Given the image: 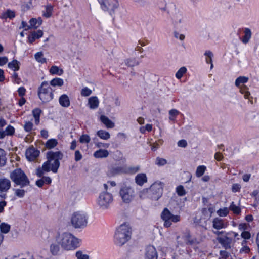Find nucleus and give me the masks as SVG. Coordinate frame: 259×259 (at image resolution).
I'll return each instance as SVG.
<instances>
[{
    "label": "nucleus",
    "instance_id": "32",
    "mask_svg": "<svg viewBox=\"0 0 259 259\" xmlns=\"http://www.w3.org/2000/svg\"><path fill=\"white\" fill-rule=\"evenodd\" d=\"M204 55L205 56V61L207 64H210V69H212L213 67V65L212 63V57L213 56V54L212 52L209 50L206 51Z\"/></svg>",
    "mask_w": 259,
    "mask_h": 259
},
{
    "label": "nucleus",
    "instance_id": "7",
    "mask_svg": "<svg viewBox=\"0 0 259 259\" xmlns=\"http://www.w3.org/2000/svg\"><path fill=\"white\" fill-rule=\"evenodd\" d=\"M119 194L122 202L125 203L131 202L135 197V192L134 189L126 185L121 187Z\"/></svg>",
    "mask_w": 259,
    "mask_h": 259
},
{
    "label": "nucleus",
    "instance_id": "14",
    "mask_svg": "<svg viewBox=\"0 0 259 259\" xmlns=\"http://www.w3.org/2000/svg\"><path fill=\"white\" fill-rule=\"evenodd\" d=\"M39 151L33 147L27 149L25 152L27 159L30 161H34L39 155Z\"/></svg>",
    "mask_w": 259,
    "mask_h": 259
},
{
    "label": "nucleus",
    "instance_id": "28",
    "mask_svg": "<svg viewBox=\"0 0 259 259\" xmlns=\"http://www.w3.org/2000/svg\"><path fill=\"white\" fill-rule=\"evenodd\" d=\"M53 7L51 4H47L44 6L42 11V16L46 18H49L52 15Z\"/></svg>",
    "mask_w": 259,
    "mask_h": 259
},
{
    "label": "nucleus",
    "instance_id": "56",
    "mask_svg": "<svg viewBox=\"0 0 259 259\" xmlns=\"http://www.w3.org/2000/svg\"><path fill=\"white\" fill-rule=\"evenodd\" d=\"M29 23L30 29H36L39 27L37 23L36 18H33L31 19L29 21Z\"/></svg>",
    "mask_w": 259,
    "mask_h": 259
},
{
    "label": "nucleus",
    "instance_id": "35",
    "mask_svg": "<svg viewBox=\"0 0 259 259\" xmlns=\"http://www.w3.org/2000/svg\"><path fill=\"white\" fill-rule=\"evenodd\" d=\"M177 239L178 243L180 244L181 245H182V243H180L181 239L184 240L185 243L187 244H191L193 243V241L192 239H191L190 235L189 233L184 236L182 238L178 237Z\"/></svg>",
    "mask_w": 259,
    "mask_h": 259
},
{
    "label": "nucleus",
    "instance_id": "15",
    "mask_svg": "<svg viewBox=\"0 0 259 259\" xmlns=\"http://www.w3.org/2000/svg\"><path fill=\"white\" fill-rule=\"evenodd\" d=\"M99 99L97 96H91L88 99L87 106L91 110H96L99 106Z\"/></svg>",
    "mask_w": 259,
    "mask_h": 259
},
{
    "label": "nucleus",
    "instance_id": "62",
    "mask_svg": "<svg viewBox=\"0 0 259 259\" xmlns=\"http://www.w3.org/2000/svg\"><path fill=\"white\" fill-rule=\"evenodd\" d=\"M174 36L175 38L179 39L182 41H183L185 39V35L183 34H180L177 31L174 32Z\"/></svg>",
    "mask_w": 259,
    "mask_h": 259
},
{
    "label": "nucleus",
    "instance_id": "50",
    "mask_svg": "<svg viewBox=\"0 0 259 259\" xmlns=\"http://www.w3.org/2000/svg\"><path fill=\"white\" fill-rule=\"evenodd\" d=\"M218 215L220 217H225L229 213V209L227 207L219 209L217 212Z\"/></svg>",
    "mask_w": 259,
    "mask_h": 259
},
{
    "label": "nucleus",
    "instance_id": "59",
    "mask_svg": "<svg viewBox=\"0 0 259 259\" xmlns=\"http://www.w3.org/2000/svg\"><path fill=\"white\" fill-rule=\"evenodd\" d=\"M148 193H150L149 189H144L140 192L139 196L141 198H144L146 197Z\"/></svg>",
    "mask_w": 259,
    "mask_h": 259
},
{
    "label": "nucleus",
    "instance_id": "16",
    "mask_svg": "<svg viewBox=\"0 0 259 259\" xmlns=\"http://www.w3.org/2000/svg\"><path fill=\"white\" fill-rule=\"evenodd\" d=\"M146 259H157V253L153 246H149L146 248Z\"/></svg>",
    "mask_w": 259,
    "mask_h": 259
},
{
    "label": "nucleus",
    "instance_id": "33",
    "mask_svg": "<svg viewBox=\"0 0 259 259\" xmlns=\"http://www.w3.org/2000/svg\"><path fill=\"white\" fill-rule=\"evenodd\" d=\"M50 84L52 87H61L64 84V80L61 78L56 77L50 81Z\"/></svg>",
    "mask_w": 259,
    "mask_h": 259
},
{
    "label": "nucleus",
    "instance_id": "60",
    "mask_svg": "<svg viewBox=\"0 0 259 259\" xmlns=\"http://www.w3.org/2000/svg\"><path fill=\"white\" fill-rule=\"evenodd\" d=\"M8 62V58L6 56H0V66H3Z\"/></svg>",
    "mask_w": 259,
    "mask_h": 259
},
{
    "label": "nucleus",
    "instance_id": "9",
    "mask_svg": "<svg viewBox=\"0 0 259 259\" xmlns=\"http://www.w3.org/2000/svg\"><path fill=\"white\" fill-rule=\"evenodd\" d=\"M71 223L75 228L85 227L87 224V217L83 212H76L73 213L71 218Z\"/></svg>",
    "mask_w": 259,
    "mask_h": 259
},
{
    "label": "nucleus",
    "instance_id": "61",
    "mask_svg": "<svg viewBox=\"0 0 259 259\" xmlns=\"http://www.w3.org/2000/svg\"><path fill=\"white\" fill-rule=\"evenodd\" d=\"M241 189V186L239 184H234L232 187V190L233 192H236L240 191Z\"/></svg>",
    "mask_w": 259,
    "mask_h": 259
},
{
    "label": "nucleus",
    "instance_id": "17",
    "mask_svg": "<svg viewBox=\"0 0 259 259\" xmlns=\"http://www.w3.org/2000/svg\"><path fill=\"white\" fill-rule=\"evenodd\" d=\"M213 227L217 230L225 228L227 226V224L219 218H214L212 221Z\"/></svg>",
    "mask_w": 259,
    "mask_h": 259
},
{
    "label": "nucleus",
    "instance_id": "58",
    "mask_svg": "<svg viewBox=\"0 0 259 259\" xmlns=\"http://www.w3.org/2000/svg\"><path fill=\"white\" fill-rule=\"evenodd\" d=\"M13 81L17 84H19L20 78L19 77L18 74L16 72H14L12 75Z\"/></svg>",
    "mask_w": 259,
    "mask_h": 259
},
{
    "label": "nucleus",
    "instance_id": "38",
    "mask_svg": "<svg viewBox=\"0 0 259 259\" xmlns=\"http://www.w3.org/2000/svg\"><path fill=\"white\" fill-rule=\"evenodd\" d=\"M92 90L87 87H83L80 90V95L82 97H89L92 94Z\"/></svg>",
    "mask_w": 259,
    "mask_h": 259
},
{
    "label": "nucleus",
    "instance_id": "63",
    "mask_svg": "<svg viewBox=\"0 0 259 259\" xmlns=\"http://www.w3.org/2000/svg\"><path fill=\"white\" fill-rule=\"evenodd\" d=\"M82 158V156L80 151L79 150H76L75 152V160L76 161H78L80 160Z\"/></svg>",
    "mask_w": 259,
    "mask_h": 259
},
{
    "label": "nucleus",
    "instance_id": "49",
    "mask_svg": "<svg viewBox=\"0 0 259 259\" xmlns=\"http://www.w3.org/2000/svg\"><path fill=\"white\" fill-rule=\"evenodd\" d=\"M229 209L236 214H238L241 211L240 208L238 206L236 205L234 202H232Z\"/></svg>",
    "mask_w": 259,
    "mask_h": 259
},
{
    "label": "nucleus",
    "instance_id": "20",
    "mask_svg": "<svg viewBox=\"0 0 259 259\" xmlns=\"http://www.w3.org/2000/svg\"><path fill=\"white\" fill-rule=\"evenodd\" d=\"M11 187L10 181L6 178L0 179V191L7 192Z\"/></svg>",
    "mask_w": 259,
    "mask_h": 259
},
{
    "label": "nucleus",
    "instance_id": "40",
    "mask_svg": "<svg viewBox=\"0 0 259 259\" xmlns=\"http://www.w3.org/2000/svg\"><path fill=\"white\" fill-rule=\"evenodd\" d=\"M206 170V167L204 165L198 166L196 170V176L197 177H201Z\"/></svg>",
    "mask_w": 259,
    "mask_h": 259
},
{
    "label": "nucleus",
    "instance_id": "2",
    "mask_svg": "<svg viewBox=\"0 0 259 259\" xmlns=\"http://www.w3.org/2000/svg\"><path fill=\"white\" fill-rule=\"evenodd\" d=\"M56 241L65 251H74L78 248L81 240L68 232L59 233L56 237Z\"/></svg>",
    "mask_w": 259,
    "mask_h": 259
},
{
    "label": "nucleus",
    "instance_id": "36",
    "mask_svg": "<svg viewBox=\"0 0 259 259\" xmlns=\"http://www.w3.org/2000/svg\"><path fill=\"white\" fill-rule=\"evenodd\" d=\"M126 65L129 67H133L139 64V60L135 58H130L126 59L124 61Z\"/></svg>",
    "mask_w": 259,
    "mask_h": 259
},
{
    "label": "nucleus",
    "instance_id": "8",
    "mask_svg": "<svg viewBox=\"0 0 259 259\" xmlns=\"http://www.w3.org/2000/svg\"><path fill=\"white\" fill-rule=\"evenodd\" d=\"M164 222L163 225L166 228L170 227L172 223H177L180 221L179 215H174L166 208H164L161 214Z\"/></svg>",
    "mask_w": 259,
    "mask_h": 259
},
{
    "label": "nucleus",
    "instance_id": "23",
    "mask_svg": "<svg viewBox=\"0 0 259 259\" xmlns=\"http://www.w3.org/2000/svg\"><path fill=\"white\" fill-rule=\"evenodd\" d=\"M43 35V32L41 30L37 31L32 32L30 35L28 36V42L30 44L33 43L36 39H39Z\"/></svg>",
    "mask_w": 259,
    "mask_h": 259
},
{
    "label": "nucleus",
    "instance_id": "3",
    "mask_svg": "<svg viewBox=\"0 0 259 259\" xmlns=\"http://www.w3.org/2000/svg\"><path fill=\"white\" fill-rule=\"evenodd\" d=\"M131 229L126 224H122L117 228L115 235V243L118 245L125 244L131 238Z\"/></svg>",
    "mask_w": 259,
    "mask_h": 259
},
{
    "label": "nucleus",
    "instance_id": "37",
    "mask_svg": "<svg viewBox=\"0 0 259 259\" xmlns=\"http://www.w3.org/2000/svg\"><path fill=\"white\" fill-rule=\"evenodd\" d=\"M10 228L11 226L8 223L3 222L0 224V231L3 233H8L10 231Z\"/></svg>",
    "mask_w": 259,
    "mask_h": 259
},
{
    "label": "nucleus",
    "instance_id": "47",
    "mask_svg": "<svg viewBox=\"0 0 259 259\" xmlns=\"http://www.w3.org/2000/svg\"><path fill=\"white\" fill-rule=\"evenodd\" d=\"M179 111L176 109H171L169 111V119L171 121H174L176 116L179 114Z\"/></svg>",
    "mask_w": 259,
    "mask_h": 259
},
{
    "label": "nucleus",
    "instance_id": "4",
    "mask_svg": "<svg viewBox=\"0 0 259 259\" xmlns=\"http://www.w3.org/2000/svg\"><path fill=\"white\" fill-rule=\"evenodd\" d=\"M113 202V196L107 191H103L99 193L96 200V204L102 210L108 209Z\"/></svg>",
    "mask_w": 259,
    "mask_h": 259
},
{
    "label": "nucleus",
    "instance_id": "6",
    "mask_svg": "<svg viewBox=\"0 0 259 259\" xmlns=\"http://www.w3.org/2000/svg\"><path fill=\"white\" fill-rule=\"evenodd\" d=\"M38 96L42 102L45 103L48 102L53 99V94L47 81L42 82L41 86L39 88Z\"/></svg>",
    "mask_w": 259,
    "mask_h": 259
},
{
    "label": "nucleus",
    "instance_id": "42",
    "mask_svg": "<svg viewBox=\"0 0 259 259\" xmlns=\"http://www.w3.org/2000/svg\"><path fill=\"white\" fill-rule=\"evenodd\" d=\"M248 79L245 76H240L238 77L235 82V84L237 87H240L241 84H243L247 82Z\"/></svg>",
    "mask_w": 259,
    "mask_h": 259
},
{
    "label": "nucleus",
    "instance_id": "52",
    "mask_svg": "<svg viewBox=\"0 0 259 259\" xmlns=\"http://www.w3.org/2000/svg\"><path fill=\"white\" fill-rule=\"evenodd\" d=\"M15 195L19 198H22L24 196L25 191L23 189H14Z\"/></svg>",
    "mask_w": 259,
    "mask_h": 259
},
{
    "label": "nucleus",
    "instance_id": "46",
    "mask_svg": "<svg viewBox=\"0 0 259 259\" xmlns=\"http://www.w3.org/2000/svg\"><path fill=\"white\" fill-rule=\"evenodd\" d=\"M79 142L82 144H88L91 141V138L88 134H82L79 138Z\"/></svg>",
    "mask_w": 259,
    "mask_h": 259
},
{
    "label": "nucleus",
    "instance_id": "64",
    "mask_svg": "<svg viewBox=\"0 0 259 259\" xmlns=\"http://www.w3.org/2000/svg\"><path fill=\"white\" fill-rule=\"evenodd\" d=\"M178 146L180 147H186L187 145V141L185 140H181L178 142Z\"/></svg>",
    "mask_w": 259,
    "mask_h": 259
},
{
    "label": "nucleus",
    "instance_id": "10",
    "mask_svg": "<svg viewBox=\"0 0 259 259\" xmlns=\"http://www.w3.org/2000/svg\"><path fill=\"white\" fill-rule=\"evenodd\" d=\"M101 8L105 11H108L111 15L114 14L115 11L119 6L118 0H98Z\"/></svg>",
    "mask_w": 259,
    "mask_h": 259
},
{
    "label": "nucleus",
    "instance_id": "18",
    "mask_svg": "<svg viewBox=\"0 0 259 259\" xmlns=\"http://www.w3.org/2000/svg\"><path fill=\"white\" fill-rule=\"evenodd\" d=\"M109 155V152L106 149H99L93 153L94 157L97 159L107 158Z\"/></svg>",
    "mask_w": 259,
    "mask_h": 259
},
{
    "label": "nucleus",
    "instance_id": "1",
    "mask_svg": "<svg viewBox=\"0 0 259 259\" xmlns=\"http://www.w3.org/2000/svg\"><path fill=\"white\" fill-rule=\"evenodd\" d=\"M63 155L60 151H49L47 153V160L45 162L41 168L36 170V175L41 177L44 172L52 171L56 173L60 166V160L63 158Z\"/></svg>",
    "mask_w": 259,
    "mask_h": 259
},
{
    "label": "nucleus",
    "instance_id": "39",
    "mask_svg": "<svg viewBox=\"0 0 259 259\" xmlns=\"http://www.w3.org/2000/svg\"><path fill=\"white\" fill-rule=\"evenodd\" d=\"M75 257L76 259H90L89 255L81 250H78L75 252Z\"/></svg>",
    "mask_w": 259,
    "mask_h": 259
},
{
    "label": "nucleus",
    "instance_id": "34",
    "mask_svg": "<svg viewBox=\"0 0 259 259\" xmlns=\"http://www.w3.org/2000/svg\"><path fill=\"white\" fill-rule=\"evenodd\" d=\"M34 58L38 63L44 64L47 62V59L44 57V54L41 51L36 53L34 54Z\"/></svg>",
    "mask_w": 259,
    "mask_h": 259
},
{
    "label": "nucleus",
    "instance_id": "24",
    "mask_svg": "<svg viewBox=\"0 0 259 259\" xmlns=\"http://www.w3.org/2000/svg\"><path fill=\"white\" fill-rule=\"evenodd\" d=\"M135 182L139 186H142L147 181L146 175L144 173H140L135 177Z\"/></svg>",
    "mask_w": 259,
    "mask_h": 259
},
{
    "label": "nucleus",
    "instance_id": "19",
    "mask_svg": "<svg viewBox=\"0 0 259 259\" xmlns=\"http://www.w3.org/2000/svg\"><path fill=\"white\" fill-rule=\"evenodd\" d=\"M15 128L11 125H8L5 130H0V139H3L5 136H12L15 133Z\"/></svg>",
    "mask_w": 259,
    "mask_h": 259
},
{
    "label": "nucleus",
    "instance_id": "5",
    "mask_svg": "<svg viewBox=\"0 0 259 259\" xmlns=\"http://www.w3.org/2000/svg\"><path fill=\"white\" fill-rule=\"evenodd\" d=\"M10 177L16 184L22 187L27 186L29 183L27 177L20 168H17L12 171L10 174Z\"/></svg>",
    "mask_w": 259,
    "mask_h": 259
},
{
    "label": "nucleus",
    "instance_id": "51",
    "mask_svg": "<svg viewBox=\"0 0 259 259\" xmlns=\"http://www.w3.org/2000/svg\"><path fill=\"white\" fill-rule=\"evenodd\" d=\"M176 192L180 196H183L186 194V191L182 185H179L176 188Z\"/></svg>",
    "mask_w": 259,
    "mask_h": 259
},
{
    "label": "nucleus",
    "instance_id": "12",
    "mask_svg": "<svg viewBox=\"0 0 259 259\" xmlns=\"http://www.w3.org/2000/svg\"><path fill=\"white\" fill-rule=\"evenodd\" d=\"M172 24L177 29L183 28L186 24L185 18L182 14L178 11L176 12L171 17Z\"/></svg>",
    "mask_w": 259,
    "mask_h": 259
},
{
    "label": "nucleus",
    "instance_id": "13",
    "mask_svg": "<svg viewBox=\"0 0 259 259\" xmlns=\"http://www.w3.org/2000/svg\"><path fill=\"white\" fill-rule=\"evenodd\" d=\"M129 171V168L126 165H123L111 168L108 170L107 175L109 177H112L120 174H126Z\"/></svg>",
    "mask_w": 259,
    "mask_h": 259
},
{
    "label": "nucleus",
    "instance_id": "44",
    "mask_svg": "<svg viewBox=\"0 0 259 259\" xmlns=\"http://www.w3.org/2000/svg\"><path fill=\"white\" fill-rule=\"evenodd\" d=\"M50 251L53 255H57L60 251V245L52 244L50 246Z\"/></svg>",
    "mask_w": 259,
    "mask_h": 259
},
{
    "label": "nucleus",
    "instance_id": "21",
    "mask_svg": "<svg viewBox=\"0 0 259 259\" xmlns=\"http://www.w3.org/2000/svg\"><path fill=\"white\" fill-rule=\"evenodd\" d=\"M218 241L226 248L231 247L232 239L227 236L223 237H219L217 238Z\"/></svg>",
    "mask_w": 259,
    "mask_h": 259
},
{
    "label": "nucleus",
    "instance_id": "41",
    "mask_svg": "<svg viewBox=\"0 0 259 259\" xmlns=\"http://www.w3.org/2000/svg\"><path fill=\"white\" fill-rule=\"evenodd\" d=\"M41 113V110L40 109L36 108L33 110V115L35 119V122L37 124L39 122V117Z\"/></svg>",
    "mask_w": 259,
    "mask_h": 259
},
{
    "label": "nucleus",
    "instance_id": "26",
    "mask_svg": "<svg viewBox=\"0 0 259 259\" xmlns=\"http://www.w3.org/2000/svg\"><path fill=\"white\" fill-rule=\"evenodd\" d=\"M20 62L16 59H13L8 63V67L13 71L16 72L20 69Z\"/></svg>",
    "mask_w": 259,
    "mask_h": 259
},
{
    "label": "nucleus",
    "instance_id": "27",
    "mask_svg": "<svg viewBox=\"0 0 259 259\" xmlns=\"http://www.w3.org/2000/svg\"><path fill=\"white\" fill-rule=\"evenodd\" d=\"M49 71V73L53 75L61 76L64 73L63 69L56 65L52 66Z\"/></svg>",
    "mask_w": 259,
    "mask_h": 259
},
{
    "label": "nucleus",
    "instance_id": "11",
    "mask_svg": "<svg viewBox=\"0 0 259 259\" xmlns=\"http://www.w3.org/2000/svg\"><path fill=\"white\" fill-rule=\"evenodd\" d=\"M164 183L160 181L155 182L150 187L149 192L153 195L152 198L154 200H158L161 197L163 193Z\"/></svg>",
    "mask_w": 259,
    "mask_h": 259
},
{
    "label": "nucleus",
    "instance_id": "45",
    "mask_svg": "<svg viewBox=\"0 0 259 259\" xmlns=\"http://www.w3.org/2000/svg\"><path fill=\"white\" fill-rule=\"evenodd\" d=\"M32 6V0H25V1L22 3V8L23 10L26 11L30 9Z\"/></svg>",
    "mask_w": 259,
    "mask_h": 259
},
{
    "label": "nucleus",
    "instance_id": "22",
    "mask_svg": "<svg viewBox=\"0 0 259 259\" xmlns=\"http://www.w3.org/2000/svg\"><path fill=\"white\" fill-rule=\"evenodd\" d=\"M60 105L65 108L68 107L70 105V101L68 96L65 94L61 95L59 98Z\"/></svg>",
    "mask_w": 259,
    "mask_h": 259
},
{
    "label": "nucleus",
    "instance_id": "29",
    "mask_svg": "<svg viewBox=\"0 0 259 259\" xmlns=\"http://www.w3.org/2000/svg\"><path fill=\"white\" fill-rule=\"evenodd\" d=\"M58 141L57 139L51 138L47 140L45 144V147L48 149H51L57 146Z\"/></svg>",
    "mask_w": 259,
    "mask_h": 259
},
{
    "label": "nucleus",
    "instance_id": "30",
    "mask_svg": "<svg viewBox=\"0 0 259 259\" xmlns=\"http://www.w3.org/2000/svg\"><path fill=\"white\" fill-rule=\"evenodd\" d=\"M244 35L242 39V41L243 43L246 44L249 41L251 37L252 33L250 29L248 28H246L244 29Z\"/></svg>",
    "mask_w": 259,
    "mask_h": 259
},
{
    "label": "nucleus",
    "instance_id": "54",
    "mask_svg": "<svg viewBox=\"0 0 259 259\" xmlns=\"http://www.w3.org/2000/svg\"><path fill=\"white\" fill-rule=\"evenodd\" d=\"M167 163V160L165 159L157 157L155 161V164L158 166H164Z\"/></svg>",
    "mask_w": 259,
    "mask_h": 259
},
{
    "label": "nucleus",
    "instance_id": "43",
    "mask_svg": "<svg viewBox=\"0 0 259 259\" xmlns=\"http://www.w3.org/2000/svg\"><path fill=\"white\" fill-rule=\"evenodd\" d=\"M186 72L187 68L185 67H181L176 72L175 75L176 77L178 79H181Z\"/></svg>",
    "mask_w": 259,
    "mask_h": 259
},
{
    "label": "nucleus",
    "instance_id": "55",
    "mask_svg": "<svg viewBox=\"0 0 259 259\" xmlns=\"http://www.w3.org/2000/svg\"><path fill=\"white\" fill-rule=\"evenodd\" d=\"M95 146L96 147L99 149L108 148L109 146V144L108 143H105L101 142H97L95 143Z\"/></svg>",
    "mask_w": 259,
    "mask_h": 259
},
{
    "label": "nucleus",
    "instance_id": "31",
    "mask_svg": "<svg viewBox=\"0 0 259 259\" xmlns=\"http://www.w3.org/2000/svg\"><path fill=\"white\" fill-rule=\"evenodd\" d=\"M97 135L101 139L107 140L110 138V133L103 130H100L97 132Z\"/></svg>",
    "mask_w": 259,
    "mask_h": 259
},
{
    "label": "nucleus",
    "instance_id": "48",
    "mask_svg": "<svg viewBox=\"0 0 259 259\" xmlns=\"http://www.w3.org/2000/svg\"><path fill=\"white\" fill-rule=\"evenodd\" d=\"M6 161V154L2 149H0V166L5 164Z\"/></svg>",
    "mask_w": 259,
    "mask_h": 259
},
{
    "label": "nucleus",
    "instance_id": "57",
    "mask_svg": "<svg viewBox=\"0 0 259 259\" xmlns=\"http://www.w3.org/2000/svg\"><path fill=\"white\" fill-rule=\"evenodd\" d=\"M15 16L14 12L10 10H7L3 14V17L4 18H9L10 19L14 18Z\"/></svg>",
    "mask_w": 259,
    "mask_h": 259
},
{
    "label": "nucleus",
    "instance_id": "25",
    "mask_svg": "<svg viewBox=\"0 0 259 259\" xmlns=\"http://www.w3.org/2000/svg\"><path fill=\"white\" fill-rule=\"evenodd\" d=\"M100 120L107 128H112L115 126L114 123L105 115H102L100 116Z\"/></svg>",
    "mask_w": 259,
    "mask_h": 259
},
{
    "label": "nucleus",
    "instance_id": "53",
    "mask_svg": "<svg viewBox=\"0 0 259 259\" xmlns=\"http://www.w3.org/2000/svg\"><path fill=\"white\" fill-rule=\"evenodd\" d=\"M33 123L31 121H26L23 126L24 130L27 132H30L33 128Z\"/></svg>",
    "mask_w": 259,
    "mask_h": 259
}]
</instances>
